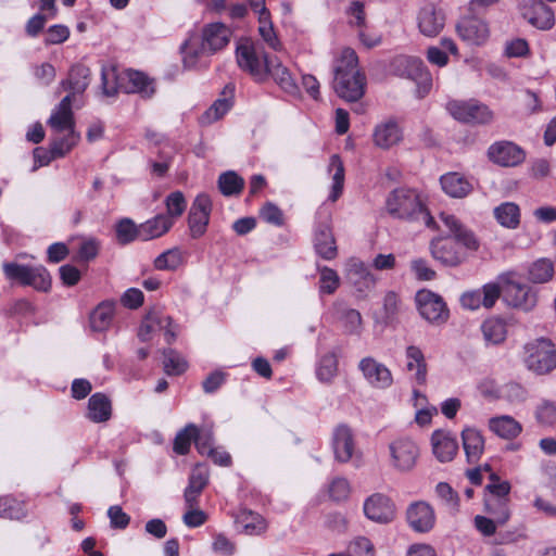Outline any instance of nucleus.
<instances>
[{"instance_id": "3", "label": "nucleus", "mask_w": 556, "mask_h": 556, "mask_svg": "<svg viewBox=\"0 0 556 556\" xmlns=\"http://www.w3.org/2000/svg\"><path fill=\"white\" fill-rule=\"evenodd\" d=\"M441 222L454 235L452 238H438L431 241L430 250L434 260L445 266H457L463 263L465 255L458 250L457 242L469 250H477L478 242L473 233L467 230L453 214L441 213Z\"/></svg>"}, {"instance_id": "32", "label": "nucleus", "mask_w": 556, "mask_h": 556, "mask_svg": "<svg viewBox=\"0 0 556 556\" xmlns=\"http://www.w3.org/2000/svg\"><path fill=\"white\" fill-rule=\"evenodd\" d=\"M349 280L359 291H368L376 286L377 279L363 262L351 261L348 268Z\"/></svg>"}, {"instance_id": "24", "label": "nucleus", "mask_w": 556, "mask_h": 556, "mask_svg": "<svg viewBox=\"0 0 556 556\" xmlns=\"http://www.w3.org/2000/svg\"><path fill=\"white\" fill-rule=\"evenodd\" d=\"M445 25V14L434 4H426L421 8L418 15V27L422 35L427 37L438 36Z\"/></svg>"}, {"instance_id": "49", "label": "nucleus", "mask_w": 556, "mask_h": 556, "mask_svg": "<svg viewBox=\"0 0 556 556\" xmlns=\"http://www.w3.org/2000/svg\"><path fill=\"white\" fill-rule=\"evenodd\" d=\"M164 370L167 375L177 376L186 371L187 362L174 350H164Z\"/></svg>"}, {"instance_id": "11", "label": "nucleus", "mask_w": 556, "mask_h": 556, "mask_svg": "<svg viewBox=\"0 0 556 556\" xmlns=\"http://www.w3.org/2000/svg\"><path fill=\"white\" fill-rule=\"evenodd\" d=\"M172 318L160 311H151L143 318L139 330L138 338L143 341L152 340L156 332L164 331L165 341L170 344L175 341L177 333L172 327Z\"/></svg>"}, {"instance_id": "25", "label": "nucleus", "mask_w": 556, "mask_h": 556, "mask_svg": "<svg viewBox=\"0 0 556 556\" xmlns=\"http://www.w3.org/2000/svg\"><path fill=\"white\" fill-rule=\"evenodd\" d=\"M459 37L469 45H482L489 37L486 23L477 17H464L457 26Z\"/></svg>"}, {"instance_id": "23", "label": "nucleus", "mask_w": 556, "mask_h": 556, "mask_svg": "<svg viewBox=\"0 0 556 556\" xmlns=\"http://www.w3.org/2000/svg\"><path fill=\"white\" fill-rule=\"evenodd\" d=\"M403 140V129L394 119H386L377 124L372 131L374 144L382 150H389Z\"/></svg>"}, {"instance_id": "15", "label": "nucleus", "mask_w": 556, "mask_h": 556, "mask_svg": "<svg viewBox=\"0 0 556 556\" xmlns=\"http://www.w3.org/2000/svg\"><path fill=\"white\" fill-rule=\"evenodd\" d=\"M268 61L252 43H242L237 48L238 65L243 71L249 72L256 80H262L266 77Z\"/></svg>"}, {"instance_id": "37", "label": "nucleus", "mask_w": 556, "mask_h": 556, "mask_svg": "<svg viewBox=\"0 0 556 556\" xmlns=\"http://www.w3.org/2000/svg\"><path fill=\"white\" fill-rule=\"evenodd\" d=\"M114 315V304L109 301L100 303L90 314V328L92 331L102 332L109 329Z\"/></svg>"}, {"instance_id": "5", "label": "nucleus", "mask_w": 556, "mask_h": 556, "mask_svg": "<svg viewBox=\"0 0 556 556\" xmlns=\"http://www.w3.org/2000/svg\"><path fill=\"white\" fill-rule=\"evenodd\" d=\"M387 210L400 219L421 222L428 227L434 223L419 194L412 189L400 188L392 191L387 199Z\"/></svg>"}, {"instance_id": "4", "label": "nucleus", "mask_w": 556, "mask_h": 556, "mask_svg": "<svg viewBox=\"0 0 556 556\" xmlns=\"http://www.w3.org/2000/svg\"><path fill=\"white\" fill-rule=\"evenodd\" d=\"M48 125L54 134L50 146L52 159L64 156L78 142L79 136L75 132V121L72 111V96H65L48 119Z\"/></svg>"}, {"instance_id": "27", "label": "nucleus", "mask_w": 556, "mask_h": 556, "mask_svg": "<svg viewBox=\"0 0 556 556\" xmlns=\"http://www.w3.org/2000/svg\"><path fill=\"white\" fill-rule=\"evenodd\" d=\"M314 248L316 253L325 260H333L337 256L336 240L327 220L319 223L316 227Z\"/></svg>"}, {"instance_id": "30", "label": "nucleus", "mask_w": 556, "mask_h": 556, "mask_svg": "<svg viewBox=\"0 0 556 556\" xmlns=\"http://www.w3.org/2000/svg\"><path fill=\"white\" fill-rule=\"evenodd\" d=\"M174 222L165 214H159L138 227V238L148 241L166 233Z\"/></svg>"}, {"instance_id": "62", "label": "nucleus", "mask_w": 556, "mask_h": 556, "mask_svg": "<svg viewBox=\"0 0 556 556\" xmlns=\"http://www.w3.org/2000/svg\"><path fill=\"white\" fill-rule=\"evenodd\" d=\"M99 249H100V242L97 239H94V238L84 239L80 242V245H79V249L77 252V257L79 261L89 262L98 255Z\"/></svg>"}, {"instance_id": "26", "label": "nucleus", "mask_w": 556, "mask_h": 556, "mask_svg": "<svg viewBox=\"0 0 556 556\" xmlns=\"http://www.w3.org/2000/svg\"><path fill=\"white\" fill-rule=\"evenodd\" d=\"M432 453L440 463L454 459L458 452L456 438L446 430H435L431 435Z\"/></svg>"}, {"instance_id": "57", "label": "nucleus", "mask_w": 556, "mask_h": 556, "mask_svg": "<svg viewBox=\"0 0 556 556\" xmlns=\"http://www.w3.org/2000/svg\"><path fill=\"white\" fill-rule=\"evenodd\" d=\"M319 273H320V277H319L320 293L332 294L339 287L338 274L329 267L320 268Z\"/></svg>"}, {"instance_id": "41", "label": "nucleus", "mask_w": 556, "mask_h": 556, "mask_svg": "<svg viewBox=\"0 0 556 556\" xmlns=\"http://www.w3.org/2000/svg\"><path fill=\"white\" fill-rule=\"evenodd\" d=\"M496 220L506 228L515 229L520 223L519 206L513 202H505L494 208Z\"/></svg>"}, {"instance_id": "6", "label": "nucleus", "mask_w": 556, "mask_h": 556, "mask_svg": "<svg viewBox=\"0 0 556 556\" xmlns=\"http://www.w3.org/2000/svg\"><path fill=\"white\" fill-rule=\"evenodd\" d=\"M525 364L538 375L551 372L556 367V348L549 339L540 338L525 345Z\"/></svg>"}, {"instance_id": "7", "label": "nucleus", "mask_w": 556, "mask_h": 556, "mask_svg": "<svg viewBox=\"0 0 556 556\" xmlns=\"http://www.w3.org/2000/svg\"><path fill=\"white\" fill-rule=\"evenodd\" d=\"M3 273L9 280L23 286H30L37 291L48 292L51 289V276L42 265L29 266L17 263H4Z\"/></svg>"}, {"instance_id": "43", "label": "nucleus", "mask_w": 556, "mask_h": 556, "mask_svg": "<svg viewBox=\"0 0 556 556\" xmlns=\"http://www.w3.org/2000/svg\"><path fill=\"white\" fill-rule=\"evenodd\" d=\"M218 188L223 195H238L244 188V179L236 172L228 170L218 177Z\"/></svg>"}, {"instance_id": "48", "label": "nucleus", "mask_w": 556, "mask_h": 556, "mask_svg": "<svg viewBox=\"0 0 556 556\" xmlns=\"http://www.w3.org/2000/svg\"><path fill=\"white\" fill-rule=\"evenodd\" d=\"M197 434V426L193 424H188L184 429H181L175 437L174 440V451L179 455H186L190 451L191 442H194Z\"/></svg>"}, {"instance_id": "35", "label": "nucleus", "mask_w": 556, "mask_h": 556, "mask_svg": "<svg viewBox=\"0 0 556 556\" xmlns=\"http://www.w3.org/2000/svg\"><path fill=\"white\" fill-rule=\"evenodd\" d=\"M481 331L486 344H501L507 336L506 323L498 317L488 318L482 323Z\"/></svg>"}, {"instance_id": "50", "label": "nucleus", "mask_w": 556, "mask_h": 556, "mask_svg": "<svg viewBox=\"0 0 556 556\" xmlns=\"http://www.w3.org/2000/svg\"><path fill=\"white\" fill-rule=\"evenodd\" d=\"M25 516L22 502L11 496L0 497V517L8 519H21Z\"/></svg>"}, {"instance_id": "22", "label": "nucleus", "mask_w": 556, "mask_h": 556, "mask_svg": "<svg viewBox=\"0 0 556 556\" xmlns=\"http://www.w3.org/2000/svg\"><path fill=\"white\" fill-rule=\"evenodd\" d=\"M358 368L366 381L374 388L387 389L393 382L390 369L372 357L368 356L361 359Z\"/></svg>"}, {"instance_id": "1", "label": "nucleus", "mask_w": 556, "mask_h": 556, "mask_svg": "<svg viewBox=\"0 0 556 556\" xmlns=\"http://www.w3.org/2000/svg\"><path fill=\"white\" fill-rule=\"evenodd\" d=\"M232 36L231 29L220 22L210 23L202 27L200 34H192L180 47L182 64L187 70L207 66L203 62L228 46Z\"/></svg>"}, {"instance_id": "14", "label": "nucleus", "mask_w": 556, "mask_h": 556, "mask_svg": "<svg viewBox=\"0 0 556 556\" xmlns=\"http://www.w3.org/2000/svg\"><path fill=\"white\" fill-rule=\"evenodd\" d=\"M416 303L419 314L430 323L442 324L448 318V309L443 299L428 290H421L416 294Z\"/></svg>"}, {"instance_id": "46", "label": "nucleus", "mask_w": 556, "mask_h": 556, "mask_svg": "<svg viewBox=\"0 0 556 556\" xmlns=\"http://www.w3.org/2000/svg\"><path fill=\"white\" fill-rule=\"evenodd\" d=\"M338 372V359L334 353L325 354L316 368V376L319 381L328 383Z\"/></svg>"}, {"instance_id": "28", "label": "nucleus", "mask_w": 556, "mask_h": 556, "mask_svg": "<svg viewBox=\"0 0 556 556\" xmlns=\"http://www.w3.org/2000/svg\"><path fill=\"white\" fill-rule=\"evenodd\" d=\"M89 84L90 70L83 64H76L71 67L67 78L62 80L60 86L70 92L73 100L76 94L83 93Z\"/></svg>"}, {"instance_id": "63", "label": "nucleus", "mask_w": 556, "mask_h": 556, "mask_svg": "<svg viewBox=\"0 0 556 556\" xmlns=\"http://www.w3.org/2000/svg\"><path fill=\"white\" fill-rule=\"evenodd\" d=\"M261 218L271 225L282 226L283 214L281 210L274 203L267 202L260 211Z\"/></svg>"}, {"instance_id": "42", "label": "nucleus", "mask_w": 556, "mask_h": 556, "mask_svg": "<svg viewBox=\"0 0 556 556\" xmlns=\"http://www.w3.org/2000/svg\"><path fill=\"white\" fill-rule=\"evenodd\" d=\"M329 172L332 174V186L329 200L336 202L342 194L344 186V166L338 154H333L330 157Z\"/></svg>"}, {"instance_id": "61", "label": "nucleus", "mask_w": 556, "mask_h": 556, "mask_svg": "<svg viewBox=\"0 0 556 556\" xmlns=\"http://www.w3.org/2000/svg\"><path fill=\"white\" fill-rule=\"evenodd\" d=\"M351 492V486L345 478H334L329 485V495L333 501H345Z\"/></svg>"}, {"instance_id": "29", "label": "nucleus", "mask_w": 556, "mask_h": 556, "mask_svg": "<svg viewBox=\"0 0 556 556\" xmlns=\"http://www.w3.org/2000/svg\"><path fill=\"white\" fill-rule=\"evenodd\" d=\"M462 440L467 462L477 463L484 451V439L481 432L475 428H465L462 431Z\"/></svg>"}, {"instance_id": "58", "label": "nucleus", "mask_w": 556, "mask_h": 556, "mask_svg": "<svg viewBox=\"0 0 556 556\" xmlns=\"http://www.w3.org/2000/svg\"><path fill=\"white\" fill-rule=\"evenodd\" d=\"M208 470L202 465H197L190 473L187 488L192 489L198 493H202L208 483Z\"/></svg>"}, {"instance_id": "55", "label": "nucleus", "mask_w": 556, "mask_h": 556, "mask_svg": "<svg viewBox=\"0 0 556 556\" xmlns=\"http://www.w3.org/2000/svg\"><path fill=\"white\" fill-rule=\"evenodd\" d=\"M489 496L485 498L508 500L510 484L508 481H501L495 472L490 473V483L485 486Z\"/></svg>"}, {"instance_id": "60", "label": "nucleus", "mask_w": 556, "mask_h": 556, "mask_svg": "<svg viewBox=\"0 0 556 556\" xmlns=\"http://www.w3.org/2000/svg\"><path fill=\"white\" fill-rule=\"evenodd\" d=\"M538 422L545 427L556 425V406L553 403L544 402L535 410Z\"/></svg>"}, {"instance_id": "54", "label": "nucleus", "mask_w": 556, "mask_h": 556, "mask_svg": "<svg viewBox=\"0 0 556 556\" xmlns=\"http://www.w3.org/2000/svg\"><path fill=\"white\" fill-rule=\"evenodd\" d=\"M165 205L167 211L166 216L173 220L184 214L187 207V201L181 191H174L166 197Z\"/></svg>"}, {"instance_id": "36", "label": "nucleus", "mask_w": 556, "mask_h": 556, "mask_svg": "<svg viewBox=\"0 0 556 556\" xmlns=\"http://www.w3.org/2000/svg\"><path fill=\"white\" fill-rule=\"evenodd\" d=\"M336 314L346 333L358 336L362 332L363 319L358 311L344 305H338Z\"/></svg>"}, {"instance_id": "51", "label": "nucleus", "mask_w": 556, "mask_h": 556, "mask_svg": "<svg viewBox=\"0 0 556 556\" xmlns=\"http://www.w3.org/2000/svg\"><path fill=\"white\" fill-rule=\"evenodd\" d=\"M182 263L181 253L178 249H169L161 253L154 260V267L157 270H175Z\"/></svg>"}, {"instance_id": "20", "label": "nucleus", "mask_w": 556, "mask_h": 556, "mask_svg": "<svg viewBox=\"0 0 556 556\" xmlns=\"http://www.w3.org/2000/svg\"><path fill=\"white\" fill-rule=\"evenodd\" d=\"M406 520L415 532L427 533L434 527L435 514L428 503L419 501L407 507Z\"/></svg>"}, {"instance_id": "21", "label": "nucleus", "mask_w": 556, "mask_h": 556, "mask_svg": "<svg viewBox=\"0 0 556 556\" xmlns=\"http://www.w3.org/2000/svg\"><path fill=\"white\" fill-rule=\"evenodd\" d=\"M125 85L122 91L125 93H137L142 99H151L156 93V81L146 73L136 70L124 72Z\"/></svg>"}, {"instance_id": "18", "label": "nucleus", "mask_w": 556, "mask_h": 556, "mask_svg": "<svg viewBox=\"0 0 556 556\" xmlns=\"http://www.w3.org/2000/svg\"><path fill=\"white\" fill-rule=\"evenodd\" d=\"M332 450L334 459L342 464L352 460L354 456L359 457L353 431L346 425H339L334 428L332 434Z\"/></svg>"}, {"instance_id": "53", "label": "nucleus", "mask_w": 556, "mask_h": 556, "mask_svg": "<svg viewBox=\"0 0 556 556\" xmlns=\"http://www.w3.org/2000/svg\"><path fill=\"white\" fill-rule=\"evenodd\" d=\"M260 27L258 31L264 41L274 50H279L281 47L280 41L278 40L273 24L270 22L269 13H261L258 16Z\"/></svg>"}, {"instance_id": "64", "label": "nucleus", "mask_w": 556, "mask_h": 556, "mask_svg": "<svg viewBox=\"0 0 556 556\" xmlns=\"http://www.w3.org/2000/svg\"><path fill=\"white\" fill-rule=\"evenodd\" d=\"M349 554L350 556H374V545L367 538H357L350 544Z\"/></svg>"}, {"instance_id": "38", "label": "nucleus", "mask_w": 556, "mask_h": 556, "mask_svg": "<svg viewBox=\"0 0 556 556\" xmlns=\"http://www.w3.org/2000/svg\"><path fill=\"white\" fill-rule=\"evenodd\" d=\"M444 192L453 198L466 197L471 191V185L457 173H448L440 179Z\"/></svg>"}, {"instance_id": "40", "label": "nucleus", "mask_w": 556, "mask_h": 556, "mask_svg": "<svg viewBox=\"0 0 556 556\" xmlns=\"http://www.w3.org/2000/svg\"><path fill=\"white\" fill-rule=\"evenodd\" d=\"M122 85H125L124 72L119 74L113 66L102 67L101 87L104 96H115L118 91H122Z\"/></svg>"}, {"instance_id": "9", "label": "nucleus", "mask_w": 556, "mask_h": 556, "mask_svg": "<svg viewBox=\"0 0 556 556\" xmlns=\"http://www.w3.org/2000/svg\"><path fill=\"white\" fill-rule=\"evenodd\" d=\"M395 75L417 84L418 97L427 94L432 86V77L424 62L415 56L400 55L392 62Z\"/></svg>"}, {"instance_id": "17", "label": "nucleus", "mask_w": 556, "mask_h": 556, "mask_svg": "<svg viewBox=\"0 0 556 556\" xmlns=\"http://www.w3.org/2000/svg\"><path fill=\"white\" fill-rule=\"evenodd\" d=\"M363 510L369 520L377 523H389L395 517L394 503L382 493H374L368 496L364 502Z\"/></svg>"}, {"instance_id": "13", "label": "nucleus", "mask_w": 556, "mask_h": 556, "mask_svg": "<svg viewBox=\"0 0 556 556\" xmlns=\"http://www.w3.org/2000/svg\"><path fill=\"white\" fill-rule=\"evenodd\" d=\"M520 11L522 17L540 30H549L555 25L554 11L542 0H521Z\"/></svg>"}, {"instance_id": "8", "label": "nucleus", "mask_w": 556, "mask_h": 556, "mask_svg": "<svg viewBox=\"0 0 556 556\" xmlns=\"http://www.w3.org/2000/svg\"><path fill=\"white\" fill-rule=\"evenodd\" d=\"M420 456L418 444L409 437H397L388 443V460L397 472L412 471Z\"/></svg>"}, {"instance_id": "33", "label": "nucleus", "mask_w": 556, "mask_h": 556, "mask_svg": "<svg viewBox=\"0 0 556 556\" xmlns=\"http://www.w3.org/2000/svg\"><path fill=\"white\" fill-rule=\"evenodd\" d=\"M270 74L275 81L288 93L296 94L299 91L298 85L292 78L289 70L280 62L269 60L266 66V75Z\"/></svg>"}, {"instance_id": "45", "label": "nucleus", "mask_w": 556, "mask_h": 556, "mask_svg": "<svg viewBox=\"0 0 556 556\" xmlns=\"http://www.w3.org/2000/svg\"><path fill=\"white\" fill-rule=\"evenodd\" d=\"M232 91V87L226 86L223 91L224 98L217 99L213 103V105L203 115V119L207 123H213L222 118L231 108L232 103L230 98H227V96L231 97Z\"/></svg>"}, {"instance_id": "31", "label": "nucleus", "mask_w": 556, "mask_h": 556, "mask_svg": "<svg viewBox=\"0 0 556 556\" xmlns=\"http://www.w3.org/2000/svg\"><path fill=\"white\" fill-rule=\"evenodd\" d=\"M112 404L103 393H94L88 400L87 418L92 422H104L111 418Z\"/></svg>"}, {"instance_id": "47", "label": "nucleus", "mask_w": 556, "mask_h": 556, "mask_svg": "<svg viewBox=\"0 0 556 556\" xmlns=\"http://www.w3.org/2000/svg\"><path fill=\"white\" fill-rule=\"evenodd\" d=\"M554 265L547 258L534 262L529 269V279L535 283H544L552 279Z\"/></svg>"}, {"instance_id": "10", "label": "nucleus", "mask_w": 556, "mask_h": 556, "mask_svg": "<svg viewBox=\"0 0 556 556\" xmlns=\"http://www.w3.org/2000/svg\"><path fill=\"white\" fill-rule=\"evenodd\" d=\"M446 110L457 121L467 124H489L494 114L488 105L476 100L447 102Z\"/></svg>"}, {"instance_id": "12", "label": "nucleus", "mask_w": 556, "mask_h": 556, "mask_svg": "<svg viewBox=\"0 0 556 556\" xmlns=\"http://www.w3.org/2000/svg\"><path fill=\"white\" fill-rule=\"evenodd\" d=\"M503 301L508 306L529 312L536 305L538 298L528 285L507 278L503 286Z\"/></svg>"}, {"instance_id": "39", "label": "nucleus", "mask_w": 556, "mask_h": 556, "mask_svg": "<svg viewBox=\"0 0 556 556\" xmlns=\"http://www.w3.org/2000/svg\"><path fill=\"white\" fill-rule=\"evenodd\" d=\"M407 370H416L415 379L418 384H424L427 380V364L422 351L415 345L406 349Z\"/></svg>"}, {"instance_id": "2", "label": "nucleus", "mask_w": 556, "mask_h": 556, "mask_svg": "<svg viewBox=\"0 0 556 556\" xmlns=\"http://www.w3.org/2000/svg\"><path fill=\"white\" fill-rule=\"evenodd\" d=\"M366 85V76L358 67L355 51L344 48L333 62L334 92L346 102H357L364 97Z\"/></svg>"}, {"instance_id": "44", "label": "nucleus", "mask_w": 556, "mask_h": 556, "mask_svg": "<svg viewBox=\"0 0 556 556\" xmlns=\"http://www.w3.org/2000/svg\"><path fill=\"white\" fill-rule=\"evenodd\" d=\"M237 522L242 526L243 531L249 535H257L266 530L265 519L251 510H243L238 516Z\"/></svg>"}, {"instance_id": "16", "label": "nucleus", "mask_w": 556, "mask_h": 556, "mask_svg": "<svg viewBox=\"0 0 556 556\" xmlns=\"http://www.w3.org/2000/svg\"><path fill=\"white\" fill-rule=\"evenodd\" d=\"M212 201L205 193L197 195L188 215V225L192 238L202 237L210 222Z\"/></svg>"}, {"instance_id": "34", "label": "nucleus", "mask_w": 556, "mask_h": 556, "mask_svg": "<svg viewBox=\"0 0 556 556\" xmlns=\"http://www.w3.org/2000/svg\"><path fill=\"white\" fill-rule=\"evenodd\" d=\"M489 427L491 431L503 439H515L522 431L521 425L507 415L491 418Z\"/></svg>"}, {"instance_id": "59", "label": "nucleus", "mask_w": 556, "mask_h": 556, "mask_svg": "<svg viewBox=\"0 0 556 556\" xmlns=\"http://www.w3.org/2000/svg\"><path fill=\"white\" fill-rule=\"evenodd\" d=\"M435 492L450 510H457L459 497L448 483L440 482L435 488Z\"/></svg>"}, {"instance_id": "52", "label": "nucleus", "mask_w": 556, "mask_h": 556, "mask_svg": "<svg viewBox=\"0 0 556 556\" xmlns=\"http://www.w3.org/2000/svg\"><path fill=\"white\" fill-rule=\"evenodd\" d=\"M484 504L486 511L496 522L504 525L509 519L508 500L485 498Z\"/></svg>"}, {"instance_id": "56", "label": "nucleus", "mask_w": 556, "mask_h": 556, "mask_svg": "<svg viewBox=\"0 0 556 556\" xmlns=\"http://www.w3.org/2000/svg\"><path fill=\"white\" fill-rule=\"evenodd\" d=\"M194 444L200 454L207 455L212 453V450L215 448L213 446L214 438L212 429L210 427H203L201 429L197 427Z\"/></svg>"}, {"instance_id": "19", "label": "nucleus", "mask_w": 556, "mask_h": 556, "mask_svg": "<svg viewBox=\"0 0 556 556\" xmlns=\"http://www.w3.org/2000/svg\"><path fill=\"white\" fill-rule=\"evenodd\" d=\"M489 159L504 167L517 166L523 162L526 157L525 151L511 141H497L488 149Z\"/></svg>"}]
</instances>
